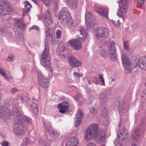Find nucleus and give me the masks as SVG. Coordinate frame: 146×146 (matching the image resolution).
Wrapping results in <instances>:
<instances>
[{
  "label": "nucleus",
  "instance_id": "obj_1",
  "mask_svg": "<svg viewBox=\"0 0 146 146\" xmlns=\"http://www.w3.org/2000/svg\"><path fill=\"white\" fill-rule=\"evenodd\" d=\"M106 132L102 129H99L98 125L92 124L86 129L84 135V138L86 141L94 138L98 143H100L105 140Z\"/></svg>",
  "mask_w": 146,
  "mask_h": 146
},
{
  "label": "nucleus",
  "instance_id": "obj_2",
  "mask_svg": "<svg viewBox=\"0 0 146 146\" xmlns=\"http://www.w3.org/2000/svg\"><path fill=\"white\" fill-rule=\"evenodd\" d=\"M58 17L63 25L67 26L69 28L73 26V21L69 13L68 9L64 8L60 10L58 13Z\"/></svg>",
  "mask_w": 146,
  "mask_h": 146
},
{
  "label": "nucleus",
  "instance_id": "obj_3",
  "mask_svg": "<svg viewBox=\"0 0 146 146\" xmlns=\"http://www.w3.org/2000/svg\"><path fill=\"white\" fill-rule=\"evenodd\" d=\"M47 43H45L44 49L40 58L41 65L44 67H48L50 65V55Z\"/></svg>",
  "mask_w": 146,
  "mask_h": 146
},
{
  "label": "nucleus",
  "instance_id": "obj_4",
  "mask_svg": "<svg viewBox=\"0 0 146 146\" xmlns=\"http://www.w3.org/2000/svg\"><path fill=\"white\" fill-rule=\"evenodd\" d=\"M17 114V116L15 119L16 123L13 125V130L14 133L17 135H22L24 133L22 125L23 118L21 115L18 114Z\"/></svg>",
  "mask_w": 146,
  "mask_h": 146
},
{
  "label": "nucleus",
  "instance_id": "obj_5",
  "mask_svg": "<svg viewBox=\"0 0 146 146\" xmlns=\"http://www.w3.org/2000/svg\"><path fill=\"white\" fill-rule=\"evenodd\" d=\"M128 0H120L118 2L119 8L118 9L117 15L120 18L124 20V17L128 9L127 2Z\"/></svg>",
  "mask_w": 146,
  "mask_h": 146
},
{
  "label": "nucleus",
  "instance_id": "obj_6",
  "mask_svg": "<svg viewBox=\"0 0 146 146\" xmlns=\"http://www.w3.org/2000/svg\"><path fill=\"white\" fill-rule=\"evenodd\" d=\"M109 33L108 29L106 28L102 27L98 28L96 30L95 38L98 40H103L107 37Z\"/></svg>",
  "mask_w": 146,
  "mask_h": 146
},
{
  "label": "nucleus",
  "instance_id": "obj_7",
  "mask_svg": "<svg viewBox=\"0 0 146 146\" xmlns=\"http://www.w3.org/2000/svg\"><path fill=\"white\" fill-rule=\"evenodd\" d=\"M42 19L45 26L48 27L52 25L53 20L51 16V12L48 10H46L42 16Z\"/></svg>",
  "mask_w": 146,
  "mask_h": 146
},
{
  "label": "nucleus",
  "instance_id": "obj_8",
  "mask_svg": "<svg viewBox=\"0 0 146 146\" xmlns=\"http://www.w3.org/2000/svg\"><path fill=\"white\" fill-rule=\"evenodd\" d=\"M10 7V5L8 2L5 0L0 1V15L11 13Z\"/></svg>",
  "mask_w": 146,
  "mask_h": 146
},
{
  "label": "nucleus",
  "instance_id": "obj_9",
  "mask_svg": "<svg viewBox=\"0 0 146 146\" xmlns=\"http://www.w3.org/2000/svg\"><path fill=\"white\" fill-rule=\"evenodd\" d=\"M111 95V92L109 90L102 92L99 97L100 102L101 105H105L108 102Z\"/></svg>",
  "mask_w": 146,
  "mask_h": 146
},
{
  "label": "nucleus",
  "instance_id": "obj_10",
  "mask_svg": "<svg viewBox=\"0 0 146 146\" xmlns=\"http://www.w3.org/2000/svg\"><path fill=\"white\" fill-rule=\"evenodd\" d=\"M130 106L127 104L126 102H124V100H122L119 103V114L120 115L123 116L128 111Z\"/></svg>",
  "mask_w": 146,
  "mask_h": 146
},
{
  "label": "nucleus",
  "instance_id": "obj_11",
  "mask_svg": "<svg viewBox=\"0 0 146 146\" xmlns=\"http://www.w3.org/2000/svg\"><path fill=\"white\" fill-rule=\"evenodd\" d=\"M109 52L111 58V60L114 62L116 60V51L114 42L111 41L109 44Z\"/></svg>",
  "mask_w": 146,
  "mask_h": 146
},
{
  "label": "nucleus",
  "instance_id": "obj_12",
  "mask_svg": "<svg viewBox=\"0 0 146 146\" xmlns=\"http://www.w3.org/2000/svg\"><path fill=\"white\" fill-rule=\"evenodd\" d=\"M10 111L9 108L6 105L0 106V117L3 119L8 118L10 116Z\"/></svg>",
  "mask_w": 146,
  "mask_h": 146
},
{
  "label": "nucleus",
  "instance_id": "obj_13",
  "mask_svg": "<svg viewBox=\"0 0 146 146\" xmlns=\"http://www.w3.org/2000/svg\"><path fill=\"white\" fill-rule=\"evenodd\" d=\"M38 84L43 88H46L48 86V80L44 76L42 73L40 72H38Z\"/></svg>",
  "mask_w": 146,
  "mask_h": 146
},
{
  "label": "nucleus",
  "instance_id": "obj_14",
  "mask_svg": "<svg viewBox=\"0 0 146 146\" xmlns=\"http://www.w3.org/2000/svg\"><path fill=\"white\" fill-rule=\"evenodd\" d=\"M96 20L92 12L87 11L85 15V20L86 24L89 28L91 27V26L93 23V22Z\"/></svg>",
  "mask_w": 146,
  "mask_h": 146
},
{
  "label": "nucleus",
  "instance_id": "obj_15",
  "mask_svg": "<svg viewBox=\"0 0 146 146\" xmlns=\"http://www.w3.org/2000/svg\"><path fill=\"white\" fill-rule=\"evenodd\" d=\"M121 125V123L120 122L119 124V133L117 135V137L119 139L127 138L128 135L129 133L127 129L124 127H121L120 125Z\"/></svg>",
  "mask_w": 146,
  "mask_h": 146
},
{
  "label": "nucleus",
  "instance_id": "obj_16",
  "mask_svg": "<svg viewBox=\"0 0 146 146\" xmlns=\"http://www.w3.org/2000/svg\"><path fill=\"white\" fill-rule=\"evenodd\" d=\"M145 123H143V124L141 125L139 128H137L136 130L133 131L131 133V135L133 136V137L135 139L140 137L143 136V130L142 127H144L145 126Z\"/></svg>",
  "mask_w": 146,
  "mask_h": 146
},
{
  "label": "nucleus",
  "instance_id": "obj_17",
  "mask_svg": "<svg viewBox=\"0 0 146 146\" xmlns=\"http://www.w3.org/2000/svg\"><path fill=\"white\" fill-rule=\"evenodd\" d=\"M44 125L45 130L48 131L49 133L50 136L53 137H58L59 135V134L56 131L51 128L50 124L49 123H44Z\"/></svg>",
  "mask_w": 146,
  "mask_h": 146
},
{
  "label": "nucleus",
  "instance_id": "obj_18",
  "mask_svg": "<svg viewBox=\"0 0 146 146\" xmlns=\"http://www.w3.org/2000/svg\"><path fill=\"white\" fill-rule=\"evenodd\" d=\"M68 61L70 65L73 67H78L82 65L81 62L76 59L73 56L69 57L68 58Z\"/></svg>",
  "mask_w": 146,
  "mask_h": 146
},
{
  "label": "nucleus",
  "instance_id": "obj_19",
  "mask_svg": "<svg viewBox=\"0 0 146 146\" xmlns=\"http://www.w3.org/2000/svg\"><path fill=\"white\" fill-rule=\"evenodd\" d=\"M69 43L76 50H77L80 49L82 47L81 42L77 40H70Z\"/></svg>",
  "mask_w": 146,
  "mask_h": 146
},
{
  "label": "nucleus",
  "instance_id": "obj_20",
  "mask_svg": "<svg viewBox=\"0 0 146 146\" xmlns=\"http://www.w3.org/2000/svg\"><path fill=\"white\" fill-rule=\"evenodd\" d=\"M14 25L16 28L21 30L24 29L25 27L23 20L19 18L14 20Z\"/></svg>",
  "mask_w": 146,
  "mask_h": 146
},
{
  "label": "nucleus",
  "instance_id": "obj_21",
  "mask_svg": "<svg viewBox=\"0 0 146 146\" xmlns=\"http://www.w3.org/2000/svg\"><path fill=\"white\" fill-rule=\"evenodd\" d=\"M95 10L96 11L102 16L106 18L108 17V9L103 7H97L95 9Z\"/></svg>",
  "mask_w": 146,
  "mask_h": 146
},
{
  "label": "nucleus",
  "instance_id": "obj_22",
  "mask_svg": "<svg viewBox=\"0 0 146 146\" xmlns=\"http://www.w3.org/2000/svg\"><path fill=\"white\" fill-rule=\"evenodd\" d=\"M60 112L64 113L68 111L69 108V104L67 102H64L62 104L59 105Z\"/></svg>",
  "mask_w": 146,
  "mask_h": 146
},
{
  "label": "nucleus",
  "instance_id": "obj_23",
  "mask_svg": "<svg viewBox=\"0 0 146 146\" xmlns=\"http://www.w3.org/2000/svg\"><path fill=\"white\" fill-rule=\"evenodd\" d=\"M66 5L70 8L76 9L78 6L77 0H65Z\"/></svg>",
  "mask_w": 146,
  "mask_h": 146
},
{
  "label": "nucleus",
  "instance_id": "obj_24",
  "mask_svg": "<svg viewBox=\"0 0 146 146\" xmlns=\"http://www.w3.org/2000/svg\"><path fill=\"white\" fill-rule=\"evenodd\" d=\"M114 143L116 145H120V146H125L127 145V139H119L117 137L114 141Z\"/></svg>",
  "mask_w": 146,
  "mask_h": 146
},
{
  "label": "nucleus",
  "instance_id": "obj_25",
  "mask_svg": "<svg viewBox=\"0 0 146 146\" xmlns=\"http://www.w3.org/2000/svg\"><path fill=\"white\" fill-rule=\"evenodd\" d=\"M80 35L79 36L80 40L82 42H84L87 36L86 31L84 27H81L79 30Z\"/></svg>",
  "mask_w": 146,
  "mask_h": 146
},
{
  "label": "nucleus",
  "instance_id": "obj_26",
  "mask_svg": "<svg viewBox=\"0 0 146 146\" xmlns=\"http://www.w3.org/2000/svg\"><path fill=\"white\" fill-rule=\"evenodd\" d=\"M139 67L141 69L146 71V56H143L141 58Z\"/></svg>",
  "mask_w": 146,
  "mask_h": 146
},
{
  "label": "nucleus",
  "instance_id": "obj_27",
  "mask_svg": "<svg viewBox=\"0 0 146 146\" xmlns=\"http://www.w3.org/2000/svg\"><path fill=\"white\" fill-rule=\"evenodd\" d=\"M78 142L77 137H73L69 139L67 143L68 145L76 146L78 144Z\"/></svg>",
  "mask_w": 146,
  "mask_h": 146
},
{
  "label": "nucleus",
  "instance_id": "obj_28",
  "mask_svg": "<svg viewBox=\"0 0 146 146\" xmlns=\"http://www.w3.org/2000/svg\"><path fill=\"white\" fill-rule=\"evenodd\" d=\"M121 58L123 64L124 66H131V63L129 59L127 58L125 54H122Z\"/></svg>",
  "mask_w": 146,
  "mask_h": 146
},
{
  "label": "nucleus",
  "instance_id": "obj_29",
  "mask_svg": "<svg viewBox=\"0 0 146 146\" xmlns=\"http://www.w3.org/2000/svg\"><path fill=\"white\" fill-rule=\"evenodd\" d=\"M140 62V59L136 57H134L133 58L132 60L131 63V66L133 68H135L139 64Z\"/></svg>",
  "mask_w": 146,
  "mask_h": 146
},
{
  "label": "nucleus",
  "instance_id": "obj_30",
  "mask_svg": "<svg viewBox=\"0 0 146 146\" xmlns=\"http://www.w3.org/2000/svg\"><path fill=\"white\" fill-rule=\"evenodd\" d=\"M31 108L34 113L36 114L38 111V106L35 102H31L30 104Z\"/></svg>",
  "mask_w": 146,
  "mask_h": 146
},
{
  "label": "nucleus",
  "instance_id": "obj_31",
  "mask_svg": "<svg viewBox=\"0 0 146 146\" xmlns=\"http://www.w3.org/2000/svg\"><path fill=\"white\" fill-rule=\"evenodd\" d=\"M6 70L0 67V73L3 76V78L8 80H9L10 78H11V77L9 76L8 77L5 72Z\"/></svg>",
  "mask_w": 146,
  "mask_h": 146
},
{
  "label": "nucleus",
  "instance_id": "obj_32",
  "mask_svg": "<svg viewBox=\"0 0 146 146\" xmlns=\"http://www.w3.org/2000/svg\"><path fill=\"white\" fill-rule=\"evenodd\" d=\"M0 15L2 19L5 21H7L9 20L11 17V13H6L3 15Z\"/></svg>",
  "mask_w": 146,
  "mask_h": 146
},
{
  "label": "nucleus",
  "instance_id": "obj_33",
  "mask_svg": "<svg viewBox=\"0 0 146 146\" xmlns=\"http://www.w3.org/2000/svg\"><path fill=\"white\" fill-rule=\"evenodd\" d=\"M83 115L82 110L80 109H78L77 113L76 115V119H82L83 118Z\"/></svg>",
  "mask_w": 146,
  "mask_h": 146
},
{
  "label": "nucleus",
  "instance_id": "obj_34",
  "mask_svg": "<svg viewBox=\"0 0 146 146\" xmlns=\"http://www.w3.org/2000/svg\"><path fill=\"white\" fill-rule=\"evenodd\" d=\"M23 99L22 96L17 97L14 100V103L15 105H18L19 103L23 102Z\"/></svg>",
  "mask_w": 146,
  "mask_h": 146
},
{
  "label": "nucleus",
  "instance_id": "obj_35",
  "mask_svg": "<svg viewBox=\"0 0 146 146\" xmlns=\"http://www.w3.org/2000/svg\"><path fill=\"white\" fill-rule=\"evenodd\" d=\"M31 4H27L25 5L24 8H23V13H27L31 9Z\"/></svg>",
  "mask_w": 146,
  "mask_h": 146
},
{
  "label": "nucleus",
  "instance_id": "obj_36",
  "mask_svg": "<svg viewBox=\"0 0 146 146\" xmlns=\"http://www.w3.org/2000/svg\"><path fill=\"white\" fill-rule=\"evenodd\" d=\"M99 54L102 57L105 58L107 55V52L105 49H101L99 50Z\"/></svg>",
  "mask_w": 146,
  "mask_h": 146
},
{
  "label": "nucleus",
  "instance_id": "obj_37",
  "mask_svg": "<svg viewBox=\"0 0 146 146\" xmlns=\"http://www.w3.org/2000/svg\"><path fill=\"white\" fill-rule=\"evenodd\" d=\"M23 119L28 124L31 125L32 123L31 119L29 117L25 116L23 117Z\"/></svg>",
  "mask_w": 146,
  "mask_h": 146
},
{
  "label": "nucleus",
  "instance_id": "obj_38",
  "mask_svg": "<svg viewBox=\"0 0 146 146\" xmlns=\"http://www.w3.org/2000/svg\"><path fill=\"white\" fill-rule=\"evenodd\" d=\"M124 67L125 72L126 74H128L131 72V66H126Z\"/></svg>",
  "mask_w": 146,
  "mask_h": 146
},
{
  "label": "nucleus",
  "instance_id": "obj_39",
  "mask_svg": "<svg viewBox=\"0 0 146 146\" xmlns=\"http://www.w3.org/2000/svg\"><path fill=\"white\" fill-rule=\"evenodd\" d=\"M124 48L127 51L129 50V44L128 41H125L123 43Z\"/></svg>",
  "mask_w": 146,
  "mask_h": 146
},
{
  "label": "nucleus",
  "instance_id": "obj_40",
  "mask_svg": "<svg viewBox=\"0 0 146 146\" xmlns=\"http://www.w3.org/2000/svg\"><path fill=\"white\" fill-rule=\"evenodd\" d=\"M98 75L99 76L98 78L100 80L99 81L100 82H101L102 83L101 84L102 85L105 86V82L104 80V79L103 76V75L100 74H99Z\"/></svg>",
  "mask_w": 146,
  "mask_h": 146
},
{
  "label": "nucleus",
  "instance_id": "obj_41",
  "mask_svg": "<svg viewBox=\"0 0 146 146\" xmlns=\"http://www.w3.org/2000/svg\"><path fill=\"white\" fill-rule=\"evenodd\" d=\"M23 143L26 145H29L30 143V142L29 139L27 137H26L23 139Z\"/></svg>",
  "mask_w": 146,
  "mask_h": 146
},
{
  "label": "nucleus",
  "instance_id": "obj_42",
  "mask_svg": "<svg viewBox=\"0 0 146 146\" xmlns=\"http://www.w3.org/2000/svg\"><path fill=\"white\" fill-rule=\"evenodd\" d=\"M62 31L60 30H57L56 32V38L58 39L61 38Z\"/></svg>",
  "mask_w": 146,
  "mask_h": 146
},
{
  "label": "nucleus",
  "instance_id": "obj_43",
  "mask_svg": "<svg viewBox=\"0 0 146 146\" xmlns=\"http://www.w3.org/2000/svg\"><path fill=\"white\" fill-rule=\"evenodd\" d=\"M90 111L93 115H95L97 113V110L94 107H92L90 108Z\"/></svg>",
  "mask_w": 146,
  "mask_h": 146
},
{
  "label": "nucleus",
  "instance_id": "obj_44",
  "mask_svg": "<svg viewBox=\"0 0 146 146\" xmlns=\"http://www.w3.org/2000/svg\"><path fill=\"white\" fill-rule=\"evenodd\" d=\"M76 121L75 123V126L76 127H77L80 124L81 122L82 121V119H76Z\"/></svg>",
  "mask_w": 146,
  "mask_h": 146
},
{
  "label": "nucleus",
  "instance_id": "obj_45",
  "mask_svg": "<svg viewBox=\"0 0 146 146\" xmlns=\"http://www.w3.org/2000/svg\"><path fill=\"white\" fill-rule=\"evenodd\" d=\"M44 4L47 6H48L50 4V2L51 0H40Z\"/></svg>",
  "mask_w": 146,
  "mask_h": 146
},
{
  "label": "nucleus",
  "instance_id": "obj_46",
  "mask_svg": "<svg viewBox=\"0 0 146 146\" xmlns=\"http://www.w3.org/2000/svg\"><path fill=\"white\" fill-rule=\"evenodd\" d=\"M15 59V58L13 56L12 57H8L6 59V60L7 61H12L14 60Z\"/></svg>",
  "mask_w": 146,
  "mask_h": 146
},
{
  "label": "nucleus",
  "instance_id": "obj_47",
  "mask_svg": "<svg viewBox=\"0 0 146 146\" xmlns=\"http://www.w3.org/2000/svg\"><path fill=\"white\" fill-rule=\"evenodd\" d=\"M39 141L40 144L42 145H46V144L45 141L42 139L40 138L39 139Z\"/></svg>",
  "mask_w": 146,
  "mask_h": 146
},
{
  "label": "nucleus",
  "instance_id": "obj_48",
  "mask_svg": "<svg viewBox=\"0 0 146 146\" xmlns=\"http://www.w3.org/2000/svg\"><path fill=\"white\" fill-rule=\"evenodd\" d=\"M18 90V89L15 88H13L10 91V92L12 94H14L16 93Z\"/></svg>",
  "mask_w": 146,
  "mask_h": 146
},
{
  "label": "nucleus",
  "instance_id": "obj_49",
  "mask_svg": "<svg viewBox=\"0 0 146 146\" xmlns=\"http://www.w3.org/2000/svg\"><path fill=\"white\" fill-rule=\"evenodd\" d=\"M134 30V29L132 26H130L128 27V32L130 33H131Z\"/></svg>",
  "mask_w": 146,
  "mask_h": 146
},
{
  "label": "nucleus",
  "instance_id": "obj_50",
  "mask_svg": "<svg viewBox=\"0 0 146 146\" xmlns=\"http://www.w3.org/2000/svg\"><path fill=\"white\" fill-rule=\"evenodd\" d=\"M6 28L3 27H0V32L1 33H3L5 32Z\"/></svg>",
  "mask_w": 146,
  "mask_h": 146
},
{
  "label": "nucleus",
  "instance_id": "obj_51",
  "mask_svg": "<svg viewBox=\"0 0 146 146\" xmlns=\"http://www.w3.org/2000/svg\"><path fill=\"white\" fill-rule=\"evenodd\" d=\"M143 93L144 95L141 96V98L142 100L144 99V98L146 97V89H145L143 91Z\"/></svg>",
  "mask_w": 146,
  "mask_h": 146
},
{
  "label": "nucleus",
  "instance_id": "obj_52",
  "mask_svg": "<svg viewBox=\"0 0 146 146\" xmlns=\"http://www.w3.org/2000/svg\"><path fill=\"white\" fill-rule=\"evenodd\" d=\"M74 75L76 76L77 77H80L82 76V74L79 73L78 72H74Z\"/></svg>",
  "mask_w": 146,
  "mask_h": 146
},
{
  "label": "nucleus",
  "instance_id": "obj_53",
  "mask_svg": "<svg viewBox=\"0 0 146 146\" xmlns=\"http://www.w3.org/2000/svg\"><path fill=\"white\" fill-rule=\"evenodd\" d=\"M31 29H35L37 30H39L38 27L36 26H33V27H31L29 29V30L30 31Z\"/></svg>",
  "mask_w": 146,
  "mask_h": 146
},
{
  "label": "nucleus",
  "instance_id": "obj_54",
  "mask_svg": "<svg viewBox=\"0 0 146 146\" xmlns=\"http://www.w3.org/2000/svg\"><path fill=\"white\" fill-rule=\"evenodd\" d=\"M104 124L105 125H107L109 124V121L107 119H105L104 121Z\"/></svg>",
  "mask_w": 146,
  "mask_h": 146
},
{
  "label": "nucleus",
  "instance_id": "obj_55",
  "mask_svg": "<svg viewBox=\"0 0 146 146\" xmlns=\"http://www.w3.org/2000/svg\"><path fill=\"white\" fill-rule=\"evenodd\" d=\"M1 145L2 146H8L9 145V143L7 141H5V142H3Z\"/></svg>",
  "mask_w": 146,
  "mask_h": 146
},
{
  "label": "nucleus",
  "instance_id": "obj_56",
  "mask_svg": "<svg viewBox=\"0 0 146 146\" xmlns=\"http://www.w3.org/2000/svg\"><path fill=\"white\" fill-rule=\"evenodd\" d=\"M87 146H96V145L94 143L91 142L88 143Z\"/></svg>",
  "mask_w": 146,
  "mask_h": 146
},
{
  "label": "nucleus",
  "instance_id": "obj_57",
  "mask_svg": "<svg viewBox=\"0 0 146 146\" xmlns=\"http://www.w3.org/2000/svg\"><path fill=\"white\" fill-rule=\"evenodd\" d=\"M117 22H118V23L117 24H116L115 23L114 21H113V23L114 24V25L116 27H117L119 26V25L120 24V23H119V20H117Z\"/></svg>",
  "mask_w": 146,
  "mask_h": 146
},
{
  "label": "nucleus",
  "instance_id": "obj_58",
  "mask_svg": "<svg viewBox=\"0 0 146 146\" xmlns=\"http://www.w3.org/2000/svg\"><path fill=\"white\" fill-rule=\"evenodd\" d=\"M137 2L141 3L142 4H143L144 3V0H137Z\"/></svg>",
  "mask_w": 146,
  "mask_h": 146
},
{
  "label": "nucleus",
  "instance_id": "obj_59",
  "mask_svg": "<svg viewBox=\"0 0 146 146\" xmlns=\"http://www.w3.org/2000/svg\"><path fill=\"white\" fill-rule=\"evenodd\" d=\"M80 97V95L79 94H78L76 96H75V98L76 100H78Z\"/></svg>",
  "mask_w": 146,
  "mask_h": 146
},
{
  "label": "nucleus",
  "instance_id": "obj_60",
  "mask_svg": "<svg viewBox=\"0 0 146 146\" xmlns=\"http://www.w3.org/2000/svg\"><path fill=\"white\" fill-rule=\"evenodd\" d=\"M143 82H144L146 86V77L144 79Z\"/></svg>",
  "mask_w": 146,
  "mask_h": 146
},
{
  "label": "nucleus",
  "instance_id": "obj_61",
  "mask_svg": "<svg viewBox=\"0 0 146 146\" xmlns=\"http://www.w3.org/2000/svg\"><path fill=\"white\" fill-rule=\"evenodd\" d=\"M25 4H26V5H27V4H29V2L28 1H25Z\"/></svg>",
  "mask_w": 146,
  "mask_h": 146
},
{
  "label": "nucleus",
  "instance_id": "obj_62",
  "mask_svg": "<svg viewBox=\"0 0 146 146\" xmlns=\"http://www.w3.org/2000/svg\"><path fill=\"white\" fill-rule=\"evenodd\" d=\"M50 30V28H48L47 29H46L45 30L46 32H47V31L49 30Z\"/></svg>",
  "mask_w": 146,
  "mask_h": 146
},
{
  "label": "nucleus",
  "instance_id": "obj_63",
  "mask_svg": "<svg viewBox=\"0 0 146 146\" xmlns=\"http://www.w3.org/2000/svg\"><path fill=\"white\" fill-rule=\"evenodd\" d=\"M33 1L35 3H36L37 1L36 0H33Z\"/></svg>",
  "mask_w": 146,
  "mask_h": 146
},
{
  "label": "nucleus",
  "instance_id": "obj_64",
  "mask_svg": "<svg viewBox=\"0 0 146 146\" xmlns=\"http://www.w3.org/2000/svg\"><path fill=\"white\" fill-rule=\"evenodd\" d=\"M132 146H136V145L135 144L133 143L132 144Z\"/></svg>",
  "mask_w": 146,
  "mask_h": 146
}]
</instances>
